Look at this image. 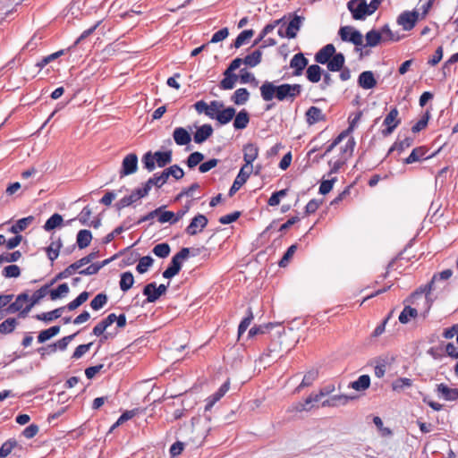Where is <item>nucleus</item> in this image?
<instances>
[{
    "instance_id": "1",
    "label": "nucleus",
    "mask_w": 458,
    "mask_h": 458,
    "mask_svg": "<svg viewBox=\"0 0 458 458\" xmlns=\"http://www.w3.org/2000/svg\"><path fill=\"white\" fill-rule=\"evenodd\" d=\"M260 96L266 102L276 98L278 101H292L291 93L288 89V83L275 85L271 81H266L259 88Z\"/></svg>"
},
{
    "instance_id": "2",
    "label": "nucleus",
    "mask_w": 458,
    "mask_h": 458,
    "mask_svg": "<svg viewBox=\"0 0 458 458\" xmlns=\"http://www.w3.org/2000/svg\"><path fill=\"white\" fill-rule=\"evenodd\" d=\"M243 59L240 57H236L233 59L227 68L223 72V80L219 82V88L223 90L233 89L235 87L236 82L238 81V74L234 73L238 68H240L241 64H243Z\"/></svg>"
},
{
    "instance_id": "3",
    "label": "nucleus",
    "mask_w": 458,
    "mask_h": 458,
    "mask_svg": "<svg viewBox=\"0 0 458 458\" xmlns=\"http://www.w3.org/2000/svg\"><path fill=\"white\" fill-rule=\"evenodd\" d=\"M190 255V248L183 247L177 252L174 256H173L169 266L163 272V277L166 279H171L175 276L182 269V262L185 260Z\"/></svg>"
},
{
    "instance_id": "4",
    "label": "nucleus",
    "mask_w": 458,
    "mask_h": 458,
    "mask_svg": "<svg viewBox=\"0 0 458 458\" xmlns=\"http://www.w3.org/2000/svg\"><path fill=\"white\" fill-rule=\"evenodd\" d=\"M347 8L354 20L362 21L367 16L374 13V11L370 9V4H368L366 0H350L347 3Z\"/></svg>"
},
{
    "instance_id": "5",
    "label": "nucleus",
    "mask_w": 458,
    "mask_h": 458,
    "mask_svg": "<svg viewBox=\"0 0 458 458\" xmlns=\"http://www.w3.org/2000/svg\"><path fill=\"white\" fill-rule=\"evenodd\" d=\"M338 35L343 41L353 44L356 51H360V48L359 47L363 46V36L361 32L352 26L341 27Z\"/></svg>"
},
{
    "instance_id": "6",
    "label": "nucleus",
    "mask_w": 458,
    "mask_h": 458,
    "mask_svg": "<svg viewBox=\"0 0 458 458\" xmlns=\"http://www.w3.org/2000/svg\"><path fill=\"white\" fill-rule=\"evenodd\" d=\"M419 20L420 13L418 11H403L398 15L396 22L402 26L403 30L409 31L415 27Z\"/></svg>"
},
{
    "instance_id": "7",
    "label": "nucleus",
    "mask_w": 458,
    "mask_h": 458,
    "mask_svg": "<svg viewBox=\"0 0 458 458\" xmlns=\"http://www.w3.org/2000/svg\"><path fill=\"white\" fill-rule=\"evenodd\" d=\"M399 111L396 107H394L390 110V112L386 114L383 121V125L386 127L381 131V134L384 137H387L394 132V131L399 126L401 123V119L398 117Z\"/></svg>"
},
{
    "instance_id": "8",
    "label": "nucleus",
    "mask_w": 458,
    "mask_h": 458,
    "mask_svg": "<svg viewBox=\"0 0 458 458\" xmlns=\"http://www.w3.org/2000/svg\"><path fill=\"white\" fill-rule=\"evenodd\" d=\"M436 289H437V286H435L433 282H431V280H430L428 284L420 286L416 291H414L409 296V298L405 300V302H410V303L414 304L415 301L417 299L421 298L422 295L425 294V301L428 305L427 311H428V310L431 307V303H432V301H430L428 298V294L430 293V292H432Z\"/></svg>"
},
{
    "instance_id": "9",
    "label": "nucleus",
    "mask_w": 458,
    "mask_h": 458,
    "mask_svg": "<svg viewBox=\"0 0 458 458\" xmlns=\"http://www.w3.org/2000/svg\"><path fill=\"white\" fill-rule=\"evenodd\" d=\"M79 332L74 333L70 335H66L57 342L48 344L47 346H42L37 349V352L40 355L41 360H45V351L49 350V352H55L57 350L64 351L66 350L69 343L73 340V338L77 335Z\"/></svg>"
},
{
    "instance_id": "10",
    "label": "nucleus",
    "mask_w": 458,
    "mask_h": 458,
    "mask_svg": "<svg viewBox=\"0 0 458 458\" xmlns=\"http://www.w3.org/2000/svg\"><path fill=\"white\" fill-rule=\"evenodd\" d=\"M138 170V156L135 153L126 155L123 161L119 171L120 178L131 175Z\"/></svg>"
},
{
    "instance_id": "11",
    "label": "nucleus",
    "mask_w": 458,
    "mask_h": 458,
    "mask_svg": "<svg viewBox=\"0 0 458 458\" xmlns=\"http://www.w3.org/2000/svg\"><path fill=\"white\" fill-rule=\"evenodd\" d=\"M289 18L290 21L286 26L284 35L287 38H296L297 32L300 30L305 18L303 16L297 15L296 13H289Z\"/></svg>"
},
{
    "instance_id": "12",
    "label": "nucleus",
    "mask_w": 458,
    "mask_h": 458,
    "mask_svg": "<svg viewBox=\"0 0 458 458\" xmlns=\"http://www.w3.org/2000/svg\"><path fill=\"white\" fill-rule=\"evenodd\" d=\"M208 223V220L204 215L198 214L191 220V223L185 229V233L191 236L196 235L207 226Z\"/></svg>"
},
{
    "instance_id": "13",
    "label": "nucleus",
    "mask_w": 458,
    "mask_h": 458,
    "mask_svg": "<svg viewBox=\"0 0 458 458\" xmlns=\"http://www.w3.org/2000/svg\"><path fill=\"white\" fill-rule=\"evenodd\" d=\"M440 149H438L437 152L433 153L432 155L426 156L428 152V148L425 146L417 147L412 149L411 153L403 159V164L410 165L420 160H427L437 155V153L439 152Z\"/></svg>"
},
{
    "instance_id": "14",
    "label": "nucleus",
    "mask_w": 458,
    "mask_h": 458,
    "mask_svg": "<svg viewBox=\"0 0 458 458\" xmlns=\"http://www.w3.org/2000/svg\"><path fill=\"white\" fill-rule=\"evenodd\" d=\"M259 155V148L256 144L248 143L243 147V160L245 165L242 167H245L249 170L253 169L252 163L256 160Z\"/></svg>"
},
{
    "instance_id": "15",
    "label": "nucleus",
    "mask_w": 458,
    "mask_h": 458,
    "mask_svg": "<svg viewBox=\"0 0 458 458\" xmlns=\"http://www.w3.org/2000/svg\"><path fill=\"white\" fill-rule=\"evenodd\" d=\"M251 172L252 170H249L245 167H242L240 169L236 178L233 182V185L229 189L228 195L230 197L233 196L240 190V188L247 182Z\"/></svg>"
},
{
    "instance_id": "16",
    "label": "nucleus",
    "mask_w": 458,
    "mask_h": 458,
    "mask_svg": "<svg viewBox=\"0 0 458 458\" xmlns=\"http://www.w3.org/2000/svg\"><path fill=\"white\" fill-rule=\"evenodd\" d=\"M309 60L302 53H298L293 56L290 61V67L293 69V75L300 76L302 74L303 70L308 65Z\"/></svg>"
},
{
    "instance_id": "17",
    "label": "nucleus",
    "mask_w": 458,
    "mask_h": 458,
    "mask_svg": "<svg viewBox=\"0 0 458 458\" xmlns=\"http://www.w3.org/2000/svg\"><path fill=\"white\" fill-rule=\"evenodd\" d=\"M436 393L445 401L452 402L458 399V388H451L444 383L437 385Z\"/></svg>"
},
{
    "instance_id": "18",
    "label": "nucleus",
    "mask_w": 458,
    "mask_h": 458,
    "mask_svg": "<svg viewBox=\"0 0 458 458\" xmlns=\"http://www.w3.org/2000/svg\"><path fill=\"white\" fill-rule=\"evenodd\" d=\"M335 52V46L333 44H327L315 54L314 60L318 64H326Z\"/></svg>"
},
{
    "instance_id": "19",
    "label": "nucleus",
    "mask_w": 458,
    "mask_h": 458,
    "mask_svg": "<svg viewBox=\"0 0 458 458\" xmlns=\"http://www.w3.org/2000/svg\"><path fill=\"white\" fill-rule=\"evenodd\" d=\"M213 127L209 123H205L199 127H197L196 131L193 134V140L197 144L205 142L213 134Z\"/></svg>"
},
{
    "instance_id": "20",
    "label": "nucleus",
    "mask_w": 458,
    "mask_h": 458,
    "mask_svg": "<svg viewBox=\"0 0 458 458\" xmlns=\"http://www.w3.org/2000/svg\"><path fill=\"white\" fill-rule=\"evenodd\" d=\"M305 119L309 125H313L318 122L326 121L327 116L322 113L320 108L312 106L306 111Z\"/></svg>"
},
{
    "instance_id": "21",
    "label": "nucleus",
    "mask_w": 458,
    "mask_h": 458,
    "mask_svg": "<svg viewBox=\"0 0 458 458\" xmlns=\"http://www.w3.org/2000/svg\"><path fill=\"white\" fill-rule=\"evenodd\" d=\"M358 85L364 89H371L377 85V80L371 71L362 72L358 78Z\"/></svg>"
},
{
    "instance_id": "22",
    "label": "nucleus",
    "mask_w": 458,
    "mask_h": 458,
    "mask_svg": "<svg viewBox=\"0 0 458 458\" xmlns=\"http://www.w3.org/2000/svg\"><path fill=\"white\" fill-rule=\"evenodd\" d=\"M174 142L179 146L188 145L191 140V136L185 128L176 127L173 131Z\"/></svg>"
},
{
    "instance_id": "23",
    "label": "nucleus",
    "mask_w": 458,
    "mask_h": 458,
    "mask_svg": "<svg viewBox=\"0 0 458 458\" xmlns=\"http://www.w3.org/2000/svg\"><path fill=\"white\" fill-rule=\"evenodd\" d=\"M345 64L344 55L341 52H335L334 55L326 63L327 70L329 72H339L344 68Z\"/></svg>"
},
{
    "instance_id": "24",
    "label": "nucleus",
    "mask_w": 458,
    "mask_h": 458,
    "mask_svg": "<svg viewBox=\"0 0 458 458\" xmlns=\"http://www.w3.org/2000/svg\"><path fill=\"white\" fill-rule=\"evenodd\" d=\"M229 381L225 382L215 394L208 398L205 406V411L211 410L213 405L225 394V393L229 390Z\"/></svg>"
},
{
    "instance_id": "25",
    "label": "nucleus",
    "mask_w": 458,
    "mask_h": 458,
    "mask_svg": "<svg viewBox=\"0 0 458 458\" xmlns=\"http://www.w3.org/2000/svg\"><path fill=\"white\" fill-rule=\"evenodd\" d=\"M116 318H117L114 313L109 314L106 318H103L93 327L91 334L95 336H99L100 335H103L106 328L110 327L113 323H114V319Z\"/></svg>"
},
{
    "instance_id": "26",
    "label": "nucleus",
    "mask_w": 458,
    "mask_h": 458,
    "mask_svg": "<svg viewBox=\"0 0 458 458\" xmlns=\"http://www.w3.org/2000/svg\"><path fill=\"white\" fill-rule=\"evenodd\" d=\"M250 123V114L246 109H242L237 114L235 113L233 120V128L235 130L245 129Z\"/></svg>"
},
{
    "instance_id": "27",
    "label": "nucleus",
    "mask_w": 458,
    "mask_h": 458,
    "mask_svg": "<svg viewBox=\"0 0 458 458\" xmlns=\"http://www.w3.org/2000/svg\"><path fill=\"white\" fill-rule=\"evenodd\" d=\"M235 115V108L233 106L224 107L216 114V120L222 125L230 123Z\"/></svg>"
},
{
    "instance_id": "28",
    "label": "nucleus",
    "mask_w": 458,
    "mask_h": 458,
    "mask_svg": "<svg viewBox=\"0 0 458 458\" xmlns=\"http://www.w3.org/2000/svg\"><path fill=\"white\" fill-rule=\"evenodd\" d=\"M355 397L345 394L333 395L329 399L322 403V406L335 407L339 405H345L350 400H353Z\"/></svg>"
},
{
    "instance_id": "29",
    "label": "nucleus",
    "mask_w": 458,
    "mask_h": 458,
    "mask_svg": "<svg viewBox=\"0 0 458 458\" xmlns=\"http://www.w3.org/2000/svg\"><path fill=\"white\" fill-rule=\"evenodd\" d=\"M366 44L362 47H375L383 41L382 33L377 30H370L365 35Z\"/></svg>"
},
{
    "instance_id": "30",
    "label": "nucleus",
    "mask_w": 458,
    "mask_h": 458,
    "mask_svg": "<svg viewBox=\"0 0 458 458\" xmlns=\"http://www.w3.org/2000/svg\"><path fill=\"white\" fill-rule=\"evenodd\" d=\"M82 267L81 265L80 264L79 260L73 262L72 264H71L70 266H68L64 270L61 271L60 273H58L53 279L51 284H53L54 283L59 281V280H63V279H65V278H68L69 276H71L72 275H73L76 271H79V269Z\"/></svg>"
},
{
    "instance_id": "31",
    "label": "nucleus",
    "mask_w": 458,
    "mask_h": 458,
    "mask_svg": "<svg viewBox=\"0 0 458 458\" xmlns=\"http://www.w3.org/2000/svg\"><path fill=\"white\" fill-rule=\"evenodd\" d=\"M62 247L63 242L59 237L56 241L52 242L50 245L45 249L47 256L52 263L58 258Z\"/></svg>"
},
{
    "instance_id": "32",
    "label": "nucleus",
    "mask_w": 458,
    "mask_h": 458,
    "mask_svg": "<svg viewBox=\"0 0 458 458\" xmlns=\"http://www.w3.org/2000/svg\"><path fill=\"white\" fill-rule=\"evenodd\" d=\"M249 98L250 92L248 89L245 88H240L231 96L230 100L237 106H242L248 102Z\"/></svg>"
},
{
    "instance_id": "33",
    "label": "nucleus",
    "mask_w": 458,
    "mask_h": 458,
    "mask_svg": "<svg viewBox=\"0 0 458 458\" xmlns=\"http://www.w3.org/2000/svg\"><path fill=\"white\" fill-rule=\"evenodd\" d=\"M324 71L318 64H311L306 70V77L312 83H317L321 80Z\"/></svg>"
},
{
    "instance_id": "34",
    "label": "nucleus",
    "mask_w": 458,
    "mask_h": 458,
    "mask_svg": "<svg viewBox=\"0 0 458 458\" xmlns=\"http://www.w3.org/2000/svg\"><path fill=\"white\" fill-rule=\"evenodd\" d=\"M92 240V233L89 230H80L76 236V244L79 249L82 250L87 248Z\"/></svg>"
},
{
    "instance_id": "35",
    "label": "nucleus",
    "mask_w": 458,
    "mask_h": 458,
    "mask_svg": "<svg viewBox=\"0 0 458 458\" xmlns=\"http://www.w3.org/2000/svg\"><path fill=\"white\" fill-rule=\"evenodd\" d=\"M154 154L158 167H165L172 162L173 151L171 149L156 151Z\"/></svg>"
},
{
    "instance_id": "36",
    "label": "nucleus",
    "mask_w": 458,
    "mask_h": 458,
    "mask_svg": "<svg viewBox=\"0 0 458 458\" xmlns=\"http://www.w3.org/2000/svg\"><path fill=\"white\" fill-rule=\"evenodd\" d=\"M142 293L147 297V302H155L160 298L157 292V284L155 282L147 284L142 290Z\"/></svg>"
},
{
    "instance_id": "37",
    "label": "nucleus",
    "mask_w": 458,
    "mask_h": 458,
    "mask_svg": "<svg viewBox=\"0 0 458 458\" xmlns=\"http://www.w3.org/2000/svg\"><path fill=\"white\" fill-rule=\"evenodd\" d=\"M65 310V307H60L54 310L48 312H43L41 314H37L34 318L38 320L49 322L54 319H56L62 316L63 311Z\"/></svg>"
},
{
    "instance_id": "38",
    "label": "nucleus",
    "mask_w": 458,
    "mask_h": 458,
    "mask_svg": "<svg viewBox=\"0 0 458 458\" xmlns=\"http://www.w3.org/2000/svg\"><path fill=\"white\" fill-rule=\"evenodd\" d=\"M238 81L242 84L250 83L254 88L259 86V81L256 79L255 75L245 68L240 70V74H238Z\"/></svg>"
},
{
    "instance_id": "39",
    "label": "nucleus",
    "mask_w": 458,
    "mask_h": 458,
    "mask_svg": "<svg viewBox=\"0 0 458 458\" xmlns=\"http://www.w3.org/2000/svg\"><path fill=\"white\" fill-rule=\"evenodd\" d=\"M370 386V377L369 375H361L357 380L351 382L349 387L356 391H365Z\"/></svg>"
},
{
    "instance_id": "40",
    "label": "nucleus",
    "mask_w": 458,
    "mask_h": 458,
    "mask_svg": "<svg viewBox=\"0 0 458 458\" xmlns=\"http://www.w3.org/2000/svg\"><path fill=\"white\" fill-rule=\"evenodd\" d=\"M63 223V216L58 213H55L46 221L43 228L45 231L50 232L57 227L62 226Z\"/></svg>"
},
{
    "instance_id": "41",
    "label": "nucleus",
    "mask_w": 458,
    "mask_h": 458,
    "mask_svg": "<svg viewBox=\"0 0 458 458\" xmlns=\"http://www.w3.org/2000/svg\"><path fill=\"white\" fill-rule=\"evenodd\" d=\"M60 326H53L47 329L42 330L39 332L37 340L39 344H43L52 337L55 336L60 332Z\"/></svg>"
},
{
    "instance_id": "42",
    "label": "nucleus",
    "mask_w": 458,
    "mask_h": 458,
    "mask_svg": "<svg viewBox=\"0 0 458 458\" xmlns=\"http://www.w3.org/2000/svg\"><path fill=\"white\" fill-rule=\"evenodd\" d=\"M134 284V276L131 272L126 271L121 274V278L119 282L120 289L126 293L128 292Z\"/></svg>"
},
{
    "instance_id": "43",
    "label": "nucleus",
    "mask_w": 458,
    "mask_h": 458,
    "mask_svg": "<svg viewBox=\"0 0 458 458\" xmlns=\"http://www.w3.org/2000/svg\"><path fill=\"white\" fill-rule=\"evenodd\" d=\"M33 216H29L19 219L15 225H12L9 232L12 233H18L19 232L24 231L33 221Z\"/></svg>"
},
{
    "instance_id": "44",
    "label": "nucleus",
    "mask_w": 458,
    "mask_h": 458,
    "mask_svg": "<svg viewBox=\"0 0 458 458\" xmlns=\"http://www.w3.org/2000/svg\"><path fill=\"white\" fill-rule=\"evenodd\" d=\"M262 60V51L260 48L253 51L251 54L247 55L243 58V64L250 67H255L261 63Z\"/></svg>"
},
{
    "instance_id": "45",
    "label": "nucleus",
    "mask_w": 458,
    "mask_h": 458,
    "mask_svg": "<svg viewBox=\"0 0 458 458\" xmlns=\"http://www.w3.org/2000/svg\"><path fill=\"white\" fill-rule=\"evenodd\" d=\"M378 31L382 33L383 41L398 42L404 37L393 32L388 24H385Z\"/></svg>"
},
{
    "instance_id": "46",
    "label": "nucleus",
    "mask_w": 458,
    "mask_h": 458,
    "mask_svg": "<svg viewBox=\"0 0 458 458\" xmlns=\"http://www.w3.org/2000/svg\"><path fill=\"white\" fill-rule=\"evenodd\" d=\"M50 284H45L41 286L38 290L35 291L32 296L29 297V304L30 307H33L38 304L41 299H43L48 293V288Z\"/></svg>"
},
{
    "instance_id": "47",
    "label": "nucleus",
    "mask_w": 458,
    "mask_h": 458,
    "mask_svg": "<svg viewBox=\"0 0 458 458\" xmlns=\"http://www.w3.org/2000/svg\"><path fill=\"white\" fill-rule=\"evenodd\" d=\"M319 401V395L317 394H310L308 396L303 402H300L295 404L294 411H310L311 408L312 403H317Z\"/></svg>"
},
{
    "instance_id": "48",
    "label": "nucleus",
    "mask_w": 458,
    "mask_h": 458,
    "mask_svg": "<svg viewBox=\"0 0 458 458\" xmlns=\"http://www.w3.org/2000/svg\"><path fill=\"white\" fill-rule=\"evenodd\" d=\"M418 316V311L415 308L405 306L399 315V321L402 324H407L411 318H415Z\"/></svg>"
},
{
    "instance_id": "49",
    "label": "nucleus",
    "mask_w": 458,
    "mask_h": 458,
    "mask_svg": "<svg viewBox=\"0 0 458 458\" xmlns=\"http://www.w3.org/2000/svg\"><path fill=\"white\" fill-rule=\"evenodd\" d=\"M254 35L253 30H242L231 44V47L239 48Z\"/></svg>"
},
{
    "instance_id": "50",
    "label": "nucleus",
    "mask_w": 458,
    "mask_h": 458,
    "mask_svg": "<svg viewBox=\"0 0 458 458\" xmlns=\"http://www.w3.org/2000/svg\"><path fill=\"white\" fill-rule=\"evenodd\" d=\"M89 297V292L81 293L74 300L70 301L65 307L68 310H74L81 305H82Z\"/></svg>"
},
{
    "instance_id": "51",
    "label": "nucleus",
    "mask_w": 458,
    "mask_h": 458,
    "mask_svg": "<svg viewBox=\"0 0 458 458\" xmlns=\"http://www.w3.org/2000/svg\"><path fill=\"white\" fill-rule=\"evenodd\" d=\"M413 144V139L411 137H406L403 140H397L394 143V145L389 148L388 155L394 150H397L399 153L403 152L404 149L408 148Z\"/></svg>"
},
{
    "instance_id": "52",
    "label": "nucleus",
    "mask_w": 458,
    "mask_h": 458,
    "mask_svg": "<svg viewBox=\"0 0 458 458\" xmlns=\"http://www.w3.org/2000/svg\"><path fill=\"white\" fill-rule=\"evenodd\" d=\"M275 324L274 323H267V324H263V325H259V326H254L252 327L250 330H249V333H248V336L249 337H253L257 335H263V334H266L267 333L270 329L274 328L275 327Z\"/></svg>"
},
{
    "instance_id": "53",
    "label": "nucleus",
    "mask_w": 458,
    "mask_h": 458,
    "mask_svg": "<svg viewBox=\"0 0 458 458\" xmlns=\"http://www.w3.org/2000/svg\"><path fill=\"white\" fill-rule=\"evenodd\" d=\"M18 325V321L14 318H8L0 324V334L7 335L14 331Z\"/></svg>"
},
{
    "instance_id": "54",
    "label": "nucleus",
    "mask_w": 458,
    "mask_h": 458,
    "mask_svg": "<svg viewBox=\"0 0 458 458\" xmlns=\"http://www.w3.org/2000/svg\"><path fill=\"white\" fill-rule=\"evenodd\" d=\"M108 301V296L104 293H98L90 301V307L94 310H101Z\"/></svg>"
},
{
    "instance_id": "55",
    "label": "nucleus",
    "mask_w": 458,
    "mask_h": 458,
    "mask_svg": "<svg viewBox=\"0 0 458 458\" xmlns=\"http://www.w3.org/2000/svg\"><path fill=\"white\" fill-rule=\"evenodd\" d=\"M254 318V315L250 307L247 309L246 317L242 318L238 327V335L241 336L249 327Z\"/></svg>"
},
{
    "instance_id": "56",
    "label": "nucleus",
    "mask_w": 458,
    "mask_h": 458,
    "mask_svg": "<svg viewBox=\"0 0 458 458\" xmlns=\"http://www.w3.org/2000/svg\"><path fill=\"white\" fill-rule=\"evenodd\" d=\"M165 206H161L158 208H160V213H158L157 220L161 224H165L169 222L170 224H175L176 221H174L175 219V214L173 211L164 210Z\"/></svg>"
},
{
    "instance_id": "57",
    "label": "nucleus",
    "mask_w": 458,
    "mask_h": 458,
    "mask_svg": "<svg viewBox=\"0 0 458 458\" xmlns=\"http://www.w3.org/2000/svg\"><path fill=\"white\" fill-rule=\"evenodd\" d=\"M141 162L143 164V167L148 172L154 171V169L156 168V164H157L156 158H155V154H153L151 151L146 152L141 158Z\"/></svg>"
},
{
    "instance_id": "58",
    "label": "nucleus",
    "mask_w": 458,
    "mask_h": 458,
    "mask_svg": "<svg viewBox=\"0 0 458 458\" xmlns=\"http://www.w3.org/2000/svg\"><path fill=\"white\" fill-rule=\"evenodd\" d=\"M205 156L201 152L195 151L191 153L187 159H186V165L190 169L194 168L199 164H201V162L204 160Z\"/></svg>"
},
{
    "instance_id": "59",
    "label": "nucleus",
    "mask_w": 458,
    "mask_h": 458,
    "mask_svg": "<svg viewBox=\"0 0 458 458\" xmlns=\"http://www.w3.org/2000/svg\"><path fill=\"white\" fill-rule=\"evenodd\" d=\"M154 259L150 256H144L139 259V263L136 267V270L139 274L146 273L148 268L153 265Z\"/></svg>"
},
{
    "instance_id": "60",
    "label": "nucleus",
    "mask_w": 458,
    "mask_h": 458,
    "mask_svg": "<svg viewBox=\"0 0 458 458\" xmlns=\"http://www.w3.org/2000/svg\"><path fill=\"white\" fill-rule=\"evenodd\" d=\"M18 445L15 438H10L2 444L0 447V458H4L9 455L13 449Z\"/></svg>"
},
{
    "instance_id": "61",
    "label": "nucleus",
    "mask_w": 458,
    "mask_h": 458,
    "mask_svg": "<svg viewBox=\"0 0 458 458\" xmlns=\"http://www.w3.org/2000/svg\"><path fill=\"white\" fill-rule=\"evenodd\" d=\"M163 173L167 179L169 176H173L175 180H180L184 176L183 170L178 165H170L168 168L163 170Z\"/></svg>"
},
{
    "instance_id": "62",
    "label": "nucleus",
    "mask_w": 458,
    "mask_h": 458,
    "mask_svg": "<svg viewBox=\"0 0 458 458\" xmlns=\"http://www.w3.org/2000/svg\"><path fill=\"white\" fill-rule=\"evenodd\" d=\"M68 293H69V286L66 283L61 284L57 286V288L48 291L50 299L52 301L60 299L61 297L66 295Z\"/></svg>"
},
{
    "instance_id": "63",
    "label": "nucleus",
    "mask_w": 458,
    "mask_h": 458,
    "mask_svg": "<svg viewBox=\"0 0 458 458\" xmlns=\"http://www.w3.org/2000/svg\"><path fill=\"white\" fill-rule=\"evenodd\" d=\"M152 252L160 259H165L169 256L171 252V248L168 243L162 242L157 244L153 250Z\"/></svg>"
},
{
    "instance_id": "64",
    "label": "nucleus",
    "mask_w": 458,
    "mask_h": 458,
    "mask_svg": "<svg viewBox=\"0 0 458 458\" xmlns=\"http://www.w3.org/2000/svg\"><path fill=\"white\" fill-rule=\"evenodd\" d=\"M297 249H298V244L297 243H294V244L291 245L286 250V251L283 255L282 259L279 260L278 266L280 267H285L288 265V263L291 260V259L293 258V256L294 255V253L297 250Z\"/></svg>"
}]
</instances>
